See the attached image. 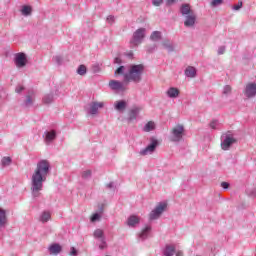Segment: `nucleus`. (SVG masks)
Here are the masks:
<instances>
[{"label": "nucleus", "instance_id": "nucleus-1", "mask_svg": "<svg viewBox=\"0 0 256 256\" xmlns=\"http://www.w3.org/2000/svg\"><path fill=\"white\" fill-rule=\"evenodd\" d=\"M49 169L51 164L47 160H40L31 177V191L34 197H38L39 191L43 190V182L47 181V175H49Z\"/></svg>", "mask_w": 256, "mask_h": 256}, {"label": "nucleus", "instance_id": "nucleus-2", "mask_svg": "<svg viewBox=\"0 0 256 256\" xmlns=\"http://www.w3.org/2000/svg\"><path fill=\"white\" fill-rule=\"evenodd\" d=\"M143 71H145V66L143 64L130 66L129 72L124 75V83H126V85L129 83V81L139 83V81H141V75H143Z\"/></svg>", "mask_w": 256, "mask_h": 256}, {"label": "nucleus", "instance_id": "nucleus-3", "mask_svg": "<svg viewBox=\"0 0 256 256\" xmlns=\"http://www.w3.org/2000/svg\"><path fill=\"white\" fill-rule=\"evenodd\" d=\"M165 209H167V203H160L159 205H157L156 208L152 210L149 214L150 221H155V219H159Z\"/></svg>", "mask_w": 256, "mask_h": 256}, {"label": "nucleus", "instance_id": "nucleus-4", "mask_svg": "<svg viewBox=\"0 0 256 256\" xmlns=\"http://www.w3.org/2000/svg\"><path fill=\"white\" fill-rule=\"evenodd\" d=\"M172 138L171 141H181V139H183V133H185V128L183 127V125L178 124L176 125L174 128H172Z\"/></svg>", "mask_w": 256, "mask_h": 256}, {"label": "nucleus", "instance_id": "nucleus-5", "mask_svg": "<svg viewBox=\"0 0 256 256\" xmlns=\"http://www.w3.org/2000/svg\"><path fill=\"white\" fill-rule=\"evenodd\" d=\"M144 37H145V28H139L138 30H136L132 40L133 45H140Z\"/></svg>", "mask_w": 256, "mask_h": 256}, {"label": "nucleus", "instance_id": "nucleus-6", "mask_svg": "<svg viewBox=\"0 0 256 256\" xmlns=\"http://www.w3.org/2000/svg\"><path fill=\"white\" fill-rule=\"evenodd\" d=\"M244 95L251 99L252 97H256V83H248L244 90Z\"/></svg>", "mask_w": 256, "mask_h": 256}, {"label": "nucleus", "instance_id": "nucleus-7", "mask_svg": "<svg viewBox=\"0 0 256 256\" xmlns=\"http://www.w3.org/2000/svg\"><path fill=\"white\" fill-rule=\"evenodd\" d=\"M15 63L16 67H18L19 69H21V67H25V65H27V56L25 55V53L16 54Z\"/></svg>", "mask_w": 256, "mask_h": 256}, {"label": "nucleus", "instance_id": "nucleus-8", "mask_svg": "<svg viewBox=\"0 0 256 256\" xmlns=\"http://www.w3.org/2000/svg\"><path fill=\"white\" fill-rule=\"evenodd\" d=\"M233 143H237V140L231 136H227L221 143V148L223 151H229V148L233 145Z\"/></svg>", "mask_w": 256, "mask_h": 256}, {"label": "nucleus", "instance_id": "nucleus-9", "mask_svg": "<svg viewBox=\"0 0 256 256\" xmlns=\"http://www.w3.org/2000/svg\"><path fill=\"white\" fill-rule=\"evenodd\" d=\"M158 142L157 140H153L151 144H149L146 148L140 151V155H151L157 149Z\"/></svg>", "mask_w": 256, "mask_h": 256}, {"label": "nucleus", "instance_id": "nucleus-10", "mask_svg": "<svg viewBox=\"0 0 256 256\" xmlns=\"http://www.w3.org/2000/svg\"><path fill=\"white\" fill-rule=\"evenodd\" d=\"M109 87L113 91H125V84H123L122 82H119L117 80H111L109 82Z\"/></svg>", "mask_w": 256, "mask_h": 256}, {"label": "nucleus", "instance_id": "nucleus-11", "mask_svg": "<svg viewBox=\"0 0 256 256\" xmlns=\"http://www.w3.org/2000/svg\"><path fill=\"white\" fill-rule=\"evenodd\" d=\"M195 21H197V15L195 13L188 14L184 21L185 27H193L195 25Z\"/></svg>", "mask_w": 256, "mask_h": 256}, {"label": "nucleus", "instance_id": "nucleus-12", "mask_svg": "<svg viewBox=\"0 0 256 256\" xmlns=\"http://www.w3.org/2000/svg\"><path fill=\"white\" fill-rule=\"evenodd\" d=\"M103 107H105V103H103V102H93L90 105L91 115H97L99 109H103Z\"/></svg>", "mask_w": 256, "mask_h": 256}, {"label": "nucleus", "instance_id": "nucleus-13", "mask_svg": "<svg viewBox=\"0 0 256 256\" xmlns=\"http://www.w3.org/2000/svg\"><path fill=\"white\" fill-rule=\"evenodd\" d=\"M180 93L181 92L179 91V89L175 87L169 88L166 92V94L168 95V97H170V99H177Z\"/></svg>", "mask_w": 256, "mask_h": 256}, {"label": "nucleus", "instance_id": "nucleus-14", "mask_svg": "<svg viewBox=\"0 0 256 256\" xmlns=\"http://www.w3.org/2000/svg\"><path fill=\"white\" fill-rule=\"evenodd\" d=\"M55 137H57V133L55 132V130H51L50 132H45L46 143H51V141H54Z\"/></svg>", "mask_w": 256, "mask_h": 256}, {"label": "nucleus", "instance_id": "nucleus-15", "mask_svg": "<svg viewBox=\"0 0 256 256\" xmlns=\"http://www.w3.org/2000/svg\"><path fill=\"white\" fill-rule=\"evenodd\" d=\"M6 224H7V213L5 212V210L0 209V229L1 227H5Z\"/></svg>", "mask_w": 256, "mask_h": 256}, {"label": "nucleus", "instance_id": "nucleus-16", "mask_svg": "<svg viewBox=\"0 0 256 256\" xmlns=\"http://www.w3.org/2000/svg\"><path fill=\"white\" fill-rule=\"evenodd\" d=\"M186 77L193 78L195 75H197V70L193 66H188L185 70Z\"/></svg>", "mask_w": 256, "mask_h": 256}, {"label": "nucleus", "instance_id": "nucleus-17", "mask_svg": "<svg viewBox=\"0 0 256 256\" xmlns=\"http://www.w3.org/2000/svg\"><path fill=\"white\" fill-rule=\"evenodd\" d=\"M49 251L52 255H59L61 253V245L53 244L49 247Z\"/></svg>", "mask_w": 256, "mask_h": 256}, {"label": "nucleus", "instance_id": "nucleus-18", "mask_svg": "<svg viewBox=\"0 0 256 256\" xmlns=\"http://www.w3.org/2000/svg\"><path fill=\"white\" fill-rule=\"evenodd\" d=\"M181 13L186 17L187 15H191V13H193V10H191V6H189V4H184L181 7Z\"/></svg>", "mask_w": 256, "mask_h": 256}, {"label": "nucleus", "instance_id": "nucleus-19", "mask_svg": "<svg viewBox=\"0 0 256 256\" xmlns=\"http://www.w3.org/2000/svg\"><path fill=\"white\" fill-rule=\"evenodd\" d=\"M40 221L42 223H47V221H51V212H48V211L43 212L40 217Z\"/></svg>", "mask_w": 256, "mask_h": 256}, {"label": "nucleus", "instance_id": "nucleus-20", "mask_svg": "<svg viewBox=\"0 0 256 256\" xmlns=\"http://www.w3.org/2000/svg\"><path fill=\"white\" fill-rule=\"evenodd\" d=\"M164 255L165 256L175 255V246H171V245L166 246V248L164 250Z\"/></svg>", "mask_w": 256, "mask_h": 256}, {"label": "nucleus", "instance_id": "nucleus-21", "mask_svg": "<svg viewBox=\"0 0 256 256\" xmlns=\"http://www.w3.org/2000/svg\"><path fill=\"white\" fill-rule=\"evenodd\" d=\"M127 107V103L125 101H118L115 104L116 111H123Z\"/></svg>", "mask_w": 256, "mask_h": 256}, {"label": "nucleus", "instance_id": "nucleus-22", "mask_svg": "<svg viewBox=\"0 0 256 256\" xmlns=\"http://www.w3.org/2000/svg\"><path fill=\"white\" fill-rule=\"evenodd\" d=\"M137 223H139V217H137V216H130L128 218V225L130 227H134V225H137Z\"/></svg>", "mask_w": 256, "mask_h": 256}, {"label": "nucleus", "instance_id": "nucleus-23", "mask_svg": "<svg viewBox=\"0 0 256 256\" xmlns=\"http://www.w3.org/2000/svg\"><path fill=\"white\" fill-rule=\"evenodd\" d=\"M155 129V122H153V121H149L146 125H145V127H144V131L146 132V133H149V131H153Z\"/></svg>", "mask_w": 256, "mask_h": 256}, {"label": "nucleus", "instance_id": "nucleus-24", "mask_svg": "<svg viewBox=\"0 0 256 256\" xmlns=\"http://www.w3.org/2000/svg\"><path fill=\"white\" fill-rule=\"evenodd\" d=\"M33 11V9L31 8V6H23L21 13L22 15H25V17L31 15V12Z\"/></svg>", "mask_w": 256, "mask_h": 256}, {"label": "nucleus", "instance_id": "nucleus-25", "mask_svg": "<svg viewBox=\"0 0 256 256\" xmlns=\"http://www.w3.org/2000/svg\"><path fill=\"white\" fill-rule=\"evenodd\" d=\"M139 111H141V108H133L131 111H130V119H136L137 118V115H139Z\"/></svg>", "mask_w": 256, "mask_h": 256}, {"label": "nucleus", "instance_id": "nucleus-26", "mask_svg": "<svg viewBox=\"0 0 256 256\" xmlns=\"http://www.w3.org/2000/svg\"><path fill=\"white\" fill-rule=\"evenodd\" d=\"M150 39L152 41H159V39H161V32L159 31H154L151 36H150Z\"/></svg>", "mask_w": 256, "mask_h": 256}, {"label": "nucleus", "instance_id": "nucleus-27", "mask_svg": "<svg viewBox=\"0 0 256 256\" xmlns=\"http://www.w3.org/2000/svg\"><path fill=\"white\" fill-rule=\"evenodd\" d=\"M149 231H151V227H145V229H143L142 232L140 233L141 239H145V237H147V235L149 234Z\"/></svg>", "mask_w": 256, "mask_h": 256}, {"label": "nucleus", "instance_id": "nucleus-28", "mask_svg": "<svg viewBox=\"0 0 256 256\" xmlns=\"http://www.w3.org/2000/svg\"><path fill=\"white\" fill-rule=\"evenodd\" d=\"M78 75H85L87 73V67L85 65H80L77 69Z\"/></svg>", "mask_w": 256, "mask_h": 256}, {"label": "nucleus", "instance_id": "nucleus-29", "mask_svg": "<svg viewBox=\"0 0 256 256\" xmlns=\"http://www.w3.org/2000/svg\"><path fill=\"white\" fill-rule=\"evenodd\" d=\"M94 237H95V239H103V230L96 229L94 231Z\"/></svg>", "mask_w": 256, "mask_h": 256}, {"label": "nucleus", "instance_id": "nucleus-30", "mask_svg": "<svg viewBox=\"0 0 256 256\" xmlns=\"http://www.w3.org/2000/svg\"><path fill=\"white\" fill-rule=\"evenodd\" d=\"M100 219H101V215H99L98 213H95L91 216L92 223H95V221H99Z\"/></svg>", "mask_w": 256, "mask_h": 256}, {"label": "nucleus", "instance_id": "nucleus-31", "mask_svg": "<svg viewBox=\"0 0 256 256\" xmlns=\"http://www.w3.org/2000/svg\"><path fill=\"white\" fill-rule=\"evenodd\" d=\"M123 71H125V66H120L116 69L115 75H123Z\"/></svg>", "mask_w": 256, "mask_h": 256}, {"label": "nucleus", "instance_id": "nucleus-32", "mask_svg": "<svg viewBox=\"0 0 256 256\" xmlns=\"http://www.w3.org/2000/svg\"><path fill=\"white\" fill-rule=\"evenodd\" d=\"M82 177L83 179H89V177H91V170H85L82 172Z\"/></svg>", "mask_w": 256, "mask_h": 256}, {"label": "nucleus", "instance_id": "nucleus-33", "mask_svg": "<svg viewBox=\"0 0 256 256\" xmlns=\"http://www.w3.org/2000/svg\"><path fill=\"white\" fill-rule=\"evenodd\" d=\"M2 165H11V157H4L2 159Z\"/></svg>", "mask_w": 256, "mask_h": 256}, {"label": "nucleus", "instance_id": "nucleus-34", "mask_svg": "<svg viewBox=\"0 0 256 256\" xmlns=\"http://www.w3.org/2000/svg\"><path fill=\"white\" fill-rule=\"evenodd\" d=\"M223 3V0H212L211 1V6L212 7H217V5H221Z\"/></svg>", "mask_w": 256, "mask_h": 256}, {"label": "nucleus", "instance_id": "nucleus-35", "mask_svg": "<svg viewBox=\"0 0 256 256\" xmlns=\"http://www.w3.org/2000/svg\"><path fill=\"white\" fill-rule=\"evenodd\" d=\"M241 7H243V2L239 1L237 5H234L232 7V9H234V11H239V9H241Z\"/></svg>", "mask_w": 256, "mask_h": 256}, {"label": "nucleus", "instance_id": "nucleus-36", "mask_svg": "<svg viewBox=\"0 0 256 256\" xmlns=\"http://www.w3.org/2000/svg\"><path fill=\"white\" fill-rule=\"evenodd\" d=\"M229 93H231V86L227 85L224 87L223 94L229 95Z\"/></svg>", "mask_w": 256, "mask_h": 256}, {"label": "nucleus", "instance_id": "nucleus-37", "mask_svg": "<svg viewBox=\"0 0 256 256\" xmlns=\"http://www.w3.org/2000/svg\"><path fill=\"white\" fill-rule=\"evenodd\" d=\"M152 3L155 7H159V5H161V3H163V0H153Z\"/></svg>", "mask_w": 256, "mask_h": 256}, {"label": "nucleus", "instance_id": "nucleus-38", "mask_svg": "<svg viewBox=\"0 0 256 256\" xmlns=\"http://www.w3.org/2000/svg\"><path fill=\"white\" fill-rule=\"evenodd\" d=\"M164 47L171 49V42H169V40H166L163 42Z\"/></svg>", "mask_w": 256, "mask_h": 256}, {"label": "nucleus", "instance_id": "nucleus-39", "mask_svg": "<svg viewBox=\"0 0 256 256\" xmlns=\"http://www.w3.org/2000/svg\"><path fill=\"white\" fill-rule=\"evenodd\" d=\"M70 255L71 256H77V249H75V247L71 248Z\"/></svg>", "mask_w": 256, "mask_h": 256}, {"label": "nucleus", "instance_id": "nucleus-40", "mask_svg": "<svg viewBox=\"0 0 256 256\" xmlns=\"http://www.w3.org/2000/svg\"><path fill=\"white\" fill-rule=\"evenodd\" d=\"M53 101V97L47 96L44 98V103H51Z\"/></svg>", "mask_w": 256, "mask_h": 256}, {"label": "nucleus", "instance_id": "nucleus-41", "mask_svg": "<svg viewBox=\"0 0 256 256\" xmlns=\"http://www.w3.org/2000/svg\"><path fill=\"white\" fill-rule=\"evenodd\" d=\"M223 53H225V47L221 46V47L218 49V55H223Z\"/></svg>", "mask_w": 256, "mask_h": 256}, {"label": "nucleus", "instance_id": "nucleus-42", "mask_svg": "<svg viewBox=\"0 0 256 256\" xmlns=\"http://www.w3.org/2000/svg\"><path fill=\"white\" fill-rule=\"evenodd\" d=\"M221 187H222L223 189H229V183H227V182H222V183H221Z\"/></svg>", "mask_w": 256, "mask_h": 256}, {"label": "nucleus", "instance_id": "nucleus-43", "mask_svg": "<svg viewBox=\"0 0 256 256\" xmlns=\"http://www.w3.org/2000/svg\"><path fill=\"white\" fill-rule=\"evenodd\" d=\"M114 63H116L117 65H121V58L116 57V58L114 59Z\"/></svg>", "mask_w": 256, "mask_h": 256}, {"label": "nucleus", "instance_id": "nucleus-44", "mask_svg": "<svg viewBox=\"0 0 256 256\" xmlns=\"http://www.w3.org/2000/svg\"><path fill=\"white\" fill-rule=\"evenodd\" d=\"M107 21H109V23H113V21H115V18L113 16H108Z\"/></svg>", "mask_w": 256, "mask_h": 256}, {"label": "nucleus", "instance_id": "nucleus-45", "mask_svg": "<svg viewBox=\"0 0 256 256\" xmlns=\"http://www.w3.org/2000/svg\"><path fill=\"white\" fill-rule=\"evenodd\" d=\"M23 86H18L17 88H16V93H21L22 91H23Z\"/></svg>", "mask_w": 256, "mask_h": 256}, {"label": "nucleus", "instance_id": "nucleus-46", "mask_svg": "<svg viewBox=\"0 0 256 256\" xmlns=\"http://www.w3.org/2000/svg\"><path fill=\"white\" fill-rule=\"evenodd\" d=\"M217 125V123L216 122H211L210 123V127H211V129H215V126Z\"/></svg>", "mask_w": 256, "mask_h": 256}, {"label": "nucleus", "instance_id": "nucleus-47", "mask_svg": "<svg viewBox=\"0 0 256 256\" xmlns=\"http://www.w3.org/2000/svg\"><path fill=\"white\" fill-rule=\"evenodd\" d=\"M176 256H183V252L181 251L176 252Z\"/></svg>", "mask_w": 256, "mask_h": 256}, {"label": "nucleus", "instance_id": "nucleus-48", "mask_svg": "<svg viewBox=\"0 0 256 256\" xmlns=\"http://www.w3.org/2000/svg\"><path fill=\"white\" fill-rule=\"evenodd\" d=\"M168 4L174 3L175 0H166Z\"/></svg>", "mask_w": 256, "mask_h": 256}, {"label": "nucleus", "instance_id": "nucleus-49", "mask_svg": "<svg viewBox=\"0 0 256 256\" xmlns=\"http://www.w3.org/2000/svg\"><path fill=\"white\" fill-rule=\"evenodd\" d=\"M27 101H28V103H31V100H30V99H28Z\"/></svg>", "mask_w": 256, "mask_h": 256}, {"label": "nucleus", "instance_id": "nucleus-50", "mask_svg": "<svg viewBox=\"0 0 256 256\" xmlns=\"http://www.w3.org/2000/svg\"><path fill=\"white\" fill-rule=\"evenodd\" d=\"M108 187H112V184H108Z\"/></svg>", "mask_w": 256, "mask_h": 256}, {"label": "nucleus", "instance_id": "nucleus-51", "mask_svg": "<svg viewBox=\"0 0 256 256\" xmlns=\"http://www.w3.org/2000/svg\"><path fill=\"white\" fill-rule=\"evenodd\" d=\"M100 249H103V246H100Z\"/></svg>", "mask_w": 256, "mask_h": 256}]
</instances>
